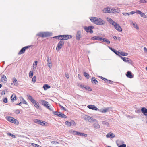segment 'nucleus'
<instances>
[{"mask_svg": "<svg viewBox=\"0 0 147 147\" xmlns=\"http://www.w3.org/2000/svg\"><path fill=\"white\" fill-rule=\"evenodd\" d=\"M89 19L92 22L97 25H102L105 23V21L99 18L91 17L89 18Z\"/></svg>", "mask_w": 147, "mask_h": 147, "instance_id": "f257e3e1", "label": "nucleus"}, {"mask_svg": "<svg viewBox=\"0 0 147 147\" xmlns=\"http://www.w3.org/2000/svg\"><path fill=\"white\" fill-rule=\"evenodd\" d=\"M39 102L45 107H46L49 110H51V109L49 106V102L47 101L42 100H40L39 101Z\"/></svg>", "mask_w": 147, "mask_h": 147, "instance_id": "f03ea898", "label": "nucleus"}, {"mask_svg": "<svg viewBox=\"0 0 147 147\" xmlns=\"http://www.w3.org/2000/svg\"><path fill=\"white\" fill-rule=\"evenodd\" d=\"M7 119L8 121L16 124H18L19 123V122L17 120L11 117H7Z\"/></svg>", "mask_w": 147, "mask_h": 147, "instance_id": "7ed1b4c3", "label": "nucleus"}, {"mask_svg": "<svg viewBox=\"0 0 147 147\" xmlns=\"http://www.w3.org/2000/svg\"><path fill=\"white\" fill-rule=\"evenodd\" d=\"M92 123H93L92 126L94 128L97 129H100V125L96 120L94 119Z\"/></svg>", "mask_w": 147, "mask_h": 147, "instance_id": "20e7f679", "label": "nucleus"}, {"mask_svg": "<svg viewBox=\"0 0 147 147\" xmlns=\"http://www.w3.org/2000/svg\"><path fill=\"white\" fill-rule=\"evenodd\" d=\"M94 28V27L93 26H90L88 27L85 26L84 27V28L86 32H90V33H93V31L92 29Z\"/></svg>", "mask_w": 147, "mask_h": 147, "instance_id": "39448f33", "label": "nucleus"}, {"mask_svg": "<svg viewBox=\"0 0 147 147\" xmlns=\"http://www.w3.org/2000/svg\"><path fill=\"white\" fill-rule=\"evenodd\" d=\"M64 43V41L63 40H60L57 44V46L56 49L57 51H59L61 49L63 46V45Z\"/></svg>", "mask_w": 147, "mask_h": 147, "instance_id": "423d86ee", "label": "nucleus"}, {"mask_svg": "<svg viewBox=\"0 0 147 147\" xmlns=\"http://www.w3.org/2000/svg\"><path fill=\"white\" fill-rule=\"evenodd\" d=\"M61 37L60 40H67L72 37V36L69 35H61Z\"/></svg>", "mask_w": 147, "mask_h": 147, "instance_id": "0eeeda50", "label": "nucleus"}, {"mask_svg": "<svg viewBox=\"0 0 147 147\" xmlns=\"http://www.w3.org/2000/svg\"><path fill=\"white\" fill-rule=\"evenodd\" d=\"M65 124L68 127L75 126L76 125V123L74 120H71L70 122L66 121Z\"/></svg>", "mask_w": 147, "mask_h": 147, "instance_id": "6e6552de", "label": "nucleus"}, {"mask_svg": "<svg viewBox=\"0 0 147 147\" xmlns=\"http://www.w3.org/2000/svg\"><path fill=\"white\" fill-rule=\"evenodd\" d=\"M84 119L86 121L91 123L94 119L92 117L88 115H85L84 117Z\"/></svg>", "mask_w": 147, "mask_h": 147, "instance_id": "1a4fd4ad", "label": "nucleus"}, {"mask_svg": "<svg viewBox=\"0 0 147 147\" xmlns=\"http://www.w3.org/2000/svg\"><path fill=\"white\" fill-rule=\"evenodd\" d=\"M111 13H119L120 11V10L118 8L114 9L113 7H111Z\"/></svg>", "mask_w": 147, "mask_h": 147, "instance_id": "9d476101", "label": "nucleus"}, {"mask_svg": "<svg viewBox=\"0 0 147 147\" xmlns=\"http://www.w3.org/2000/svg\"><path fill=\"white\" fill-rule=\"evenodd\" d=\"M113 26H114L115 28L119 32H122V28L117 23H116Z\"/></svg>", "mask_w": 147, "mask_h": 147, "instance_id": "9b49d317", "label": "nucleus"}, {"mask_svg": "<svg viewBox=\"0 0 147 147\" xmlns=\"http://www.w3.org/2000/svg\"><path fill=\"white\" fill-rule=\"evenodd\" d=\"M106 19L107 21H108L113 26L117 23L110 18L107 17Z\"/></svg>", "mask_w": 147, "mask_h": 147, "instance_id": "f8f14e48", "label": "nucleus"}, {"mask_svg": "<svg viewBox=\"0 0 147 147\" xmlns=\"http://www.w3.org/2000/svg\"><path fill=\"white\" fill-rule=\"evenodd\" d=\"M34 122L43 126L46 123V122H45L43 121L40 120L38 119H36L35 120Z\"/></svg>", "mask_w": 147, "mask_h": 147, "instance_id": "ddd939ff", "label": "nucleus"}, {"mask_svg": "<svg viewBox=\"0 0 147 147\" xmlns=\"http://www.w3.org/2000/svg\"><path fill=\"white\" fill-rule=\"evenodd\" d=\"M30 47V46H25L23 48H22L21 50L18 53V54L20 55L22 54H23L24 53L25 51L28 48H29Z\"/></svg>", "mask_w": 147, "mask_h": 147, "instance_id": "4468645a", "label": "nucleus"}, {"mask_svg": "<svg viewBox=\"0 0 147 147\" xmlns=\"http://www.w3.org/2000/svg\"><path fill=\"white\" fill-rule=\"evenodd\" d=\"M102 11L105 13H111V7H108L104 8L102 9Z\"/></svg>", "mask_w": 147, "mask_h": 147, "instance_id": "2eb2a0df", "label": "nucleus"}, {"mask_svg": "<svg viewBox=\"0 0 147 147\" xmlns=\"http://www.w3.org/2000/svg\"><path fill=\"white\" fill-rule=\"evenodd\" d=\"M87 107L90 109L96 111L97 110H99V109L94 105H88Z\"/></svg>", "mask_w": 147, "mask_h": 147, "instance_id": "dca6fc26", "label": "nucleus"}, {"mask_svg": "<svg viewBox=\"0 0 147 147\" xmlns=\"http://www.w3.org/2000/svg\"><path fill=\"white\" fill-rule=\"evenodd\" d=\"M81 37V32L80 31H77V34L76 35V39L79 40H80Z\"/></svg>", "mask_w": 147, "mask_h": 147, "instance_id": "f3484780", "label": "nucleus"}, {"mask_svg": "<svg viewBox=\"0 0 147 147\" xmlns=\"http://www.w3.org/2000/svg\"><path fill=\"white\" fill-rule=\"evenodd\" d=\"M43 38L50 36L52 35V33L49 32H43Z\"/></svg>", "mask_w": 147, "mask_h": 147, "instance_id": "a211bd4d", "label": "nucleus"}, {"mask_svg": "<svg viewBox=\"0 0 147 147\" xmlns=\"http://www.w3.org/2000/svg\"><path fill=\"white\" fill-rule=\"evenodd\" d=\"M47 58V65L49 68L52 67V65L51 64V59H50L49 57L48 56Z\"/></svg>", "mask_w": 147, "mask_h": 147, "instance_id": "6ab92c4d", "label": "nucleus"}, {"mask_svg": "<svg viewBox=\"0 0 147 147\" xmlns=\"http://www.w3.org/2000/svg\"><path fill=\"white\" fill-rule=\"evenodd\" d=\"M106 137L107 138H113L115 137V135L113 133L109 132L106 135Z\"/></svg>", "mask_w": 147, "mask_h": 147, "instance_id": "aec40b11", "label": "nucleus"}, {"mask_svg": "<svg viewBox=\"0 0 147 147\" xmlns=\"http://www.w3.org/2000/svg\"><path fill=\"white\" fill-rule=\"evenodd\" d=\"M141 111L144 115H147V109L145 107H143L141 109Z\"/></svg>", "mask_w": 147, "mask_h": 147, "instance_id": "412c9836", "label": "nucleus"}, {"mask_svg": "<svg viewBox=\"0 0 147 147\" xmlns=\"http://www.w3.org/2000/svg\"><path fill=\"white\" fill-rule=\"evenodd\" d=\"M109 47L110 49L112 51L114 52L115 54L117 55H119L120 52L110 47Z\"/></svg>", "mask_w": 147, "mask_h": 147, "instance_id": "4be33fe9", "label": "nucleus"}, {"mask_svg": "<svg viewBox=\"0 0 147 147\" xmlns=\"http://www.w3.org/2000/svg\"><path fill=\"white\" fill-rule=\"evenodd\" d=\"M1 81L3 82H6L7 81V79L6 76L4 75H3L1 77Z\"/></svg>", "mask_w": 147, "mask_h": 147, "instance_id": "5701e85b", "label": "nucleus"}, {"mask_svg": "<svg viewBox=\"0 0 147 147\" xmlns=\"http://www.w3.org/2000/svg\"><path fill=\"white\" fill-rule=\"evenodd\" d=\"M126 76L129 78H132L133 77V76L132 75L131 72L130 71H128L126 74Z\"/></svg>", "mask_w": 147, "mask_h": 147, "instance_id": "b1692460", "label": "nucleus"}, {"mask_svg": "<svg viewBox=\"0 0 147 147\" xmlns=\"http://www.w3.org/2000/svg\"><path fill=\"white\" fill-rule=\"evenodd\" d=\"M12 80H13L14 84L16 86H18V85L19 84H18V82L17 79H16V78H15V77L13 78Z\"/></svg>", "mask_w": 147, "mask_h": 147, "instance_id": "393cba45", "label": "nucleus"}, {"mask_svg": "<svg viewBox=\"0 0 147 147\" xmlns=\"http://www.w3.org/2000/svg\"><path fill=\"white\" fill-rule=\"evenodd\" d=\"M109 109V108H104L100 109L99 111L100 112L102 113H106L108 111Z\"/></svg>", "mask_w": 147, "mask_h": 147, "instance_id": "a878e982", "label": "nucleus"}, {"mask_svg": "<svg viewBox=\"0 0 147 147\" xmlns=\"http://www.w3.org/2000/svg\"><path fill=\"white\" fill-rule=\"evenodd\" d=\"M59 114L58 115V116L62 118H66L67 117L64 114L61 113L60 112H59Z\"/></svg>", "mask_w": 147, "mask_h": 147, "instance_id": "bb28decb", "label": "nucleus"}, {"mask_svg": "<svg viewBox=\"0 0 147 147\" xmlns=\"http://www.w3.org/2000/svg\"><path fill=\"white\" fill-rule=\"evenodd\" d=\"M92 83L93 84H97L98 83L97 80L95 79V77H92L91 79Z\"/></svg>", "mask_w": 147, "mask_h": 147, "instance_id": "cd10ccee", "label": "nucleus"}, {"mask_svg": "<svg viewBox=\"0 0 147 147\" xmlns=\"http://www.w3.org/2000/svg\"><path fill=\"white\" fill-rule=\"evenodd\" d=\"M16 96L15 95L12 94L11 97V99L12 102H13L15 100H16Z\"/></svg>", "mask_w": 147, "mask_h": 147, "instance_id": "c85d7f7f", "label": "nucleus"}, {"mask_svg": "<svg viewBox=\"0 0 147 147\" xmlns=\"http://www.w3.org/2000/svg\"><path fill=\"white\" fill-rule=\"evenodd\" d=\"M119 56H121V55L123 56H127L128 55V54L127 53H126L125 52H120L119 53Z\"/></svg>", "mask_w": 147, "mask_h": 147, "instance_id": "c756f323", "label": "nucleus"}, {"mask_svg": "<svg viewBox=\"0 0 147 147\" xmlns=\"http://www.w3.org/2000/svg\"><path fill=\"white\" fill-rule=\"evenodd\" d=\"M50 88V86L47 84H45L43 86V88L44 90H47Z\"/></svg>", "mask_w": 147, "mask_h": 147, "instance_id": "7c9ffc66", "label": "nucleus"}, {"mask_svg": "<svg viewBox=\"0 0 147 147\" xmlns=\"http://www.w3.org/2000/svg\"><path fill=\"white\" fill-rule=\"evenodd\" d=\"M99 37V36H95L92 37L91 38V39L92 40H98Z\"/></svg>", "mask_w": 147, "mask_h": 147, "instance_id": "2f4dec72", "label": "nucleus"}, {"mask_svg": "<svg viewBox=\"0 0 147 147\" xmlns=\"http://www.w3.org/2000/svg\"><path fill=\"white\" fill-rule=\"evenodd\" d=\"M102 123L103 125H105L107 126L108 127L109 125V123L106 121H102Z\"/></svg>", "mask_w": 147, "mask_h": 147, "instance_id": "473e14b6", "label": "nucleus"}, {"mask_svg": "<svg viewBox=\"0 0 147 147\" xmlns=\"http://www.w3.org/2000/svg\"><path fill=\"white\" fill-rule=\"evenodd\" d=\"M34 106L36 107V108L38 109L39 107V103L37 102H36L34 103Z\"/></svg>", "mask_w": 147, "mask_h": 147, "instance_id": "72a5a7b5", "label": "nucleus"}, {"mask_svg": "<svg viewBox=\"0 0 147 147\" xmlns=\"http://www.w3.org/2000/svg\"><path fill=\"white\" fill-rule=\"evenodd\" d=\"M127 62L129 63L131 65H132L133 64V62L132 60L130 59L129 58H128Z\"/></svg>", "mask_w": 147, "mask_h": 147, "instance_id": "f704fd0d", "label": "nucleus"}, {"mask_svg": "<svg viewBox=\"0 0 147 147\" xmlns=\"http://www.w3.org/2000/svg\"><path fill=\"white\" fill-rule=\"evenodd\" d=\"M79 134L78 136H83L84 137H87V135L85 133H83L80 132H79Z\"/></svg>", "mask_w": 147, "mask_h": 147, "instance_id": "c9c22d12", "label": "nucleus"}, {"mask_svg": "<svg viewBox=\"0 0 147 147\" xmlns=\"http://www.w3.org/2000/svg\"><path fill=\"white\" fill-rule=\"evenodd\" d=\"M27 97H28V99L31 102L33 100L34 98L32 97L30 95H27Z\"/></svg>", "mask_w": 147, "mask_h": 147, "instance_id": "e433bc0d", "label": "nucleus"}, {"mask_svg": "<svg viewBox=\"0 0 147 147\" xmlns=\"http://www.w3.org/2000/svg\"><path fill=\"white\" fill-rule=\"evenodd\" d=\"M43 35V32H40L36 34L37 36L43 38V36H42Z\"/></svg>", "mask_w": 147, "mask_h": 147, "instance_id": "4c0bfd02", "label": "nucleus"}, {"mask_svg": "<svg viewBox=\"0 0 147 147\" xmlns=\"http://www.w3.org/2000/svg\"><path fill=\"white\" fill-rule=\"evenodd\" d=\"M121 59L123 60V61L125 62H127V60L128 58H127L125 57H123L122 56H120Z\"/></svg>", "mask_w": 147, "mask_h": 147, "instance_id": "58836bf2", "label": "nucleus"}, {"mask_svg": "<svg viewBox=\"0 0 147 147\" xmlns=\"http://www.w3.org/2000/svg\"><path fill=\"white\" fill-rule=\"evenodd\" d=\"M30 144L31 146H33L34 147H36V146H37V147H39L40 146L39 145L32 143H31Z\"/></svg>", "mask_w": 147, "mask_h": 147, "instance_id": "ea45409f", "label": "nucleus"}, {"mask_svg": "<svg viewBox=\"0 0 147 147\" xmlns=\"http://www.w3.org/2000/svg\"><path fill=\"white\" fill-rule=\"evenodd\" d=\"M133 25L134 27L136 28V29H139L138 27L137 26V24L136 23H133Z\"/></svg>", "mask_w": 147, "mask_h": 147, "instance_id": "a19ab883", "label": "nucleus"}, {"mask_svg": "<svg viewBox=\"0 0 147 147\" xmlns=\"http://www.w3.org/2000/svg\"><path fill=\"white\" fill-rule=\"evenodd\" d=\"M21 111V110L20 109H16L15 110V113L16 114H19Z\"/></svg>", "mask_w": 147, "mask_h": 147, "instance_id": "79ce46f5", "label": "nucleus"}, {"mask_svg": "<svg viewBox=\"0 0 147 147\" xmlns=\"http://www.w3.org/2000/svg\"><path fill=\"white\" fill-rule=\"evenodd\" d=\"M7 134L8 135L11 136L13 138H15L16 137V136L15 135L12 134L11 133H8Z\"/></svg>", "mask_w": 147, "mask_h": 147, "instance_id": "37998d69", "label": "nucleus"}, {"mask_svg": "<svg viewBox=\"0 0 147 147\" xmlns=\"http://www.w3.org/2000/svg\"><path fill=\"white\" fill-rule=\"evenodd\" d=\"M140 15L142 17H144V18H146V16L145 15L144 13H142V12H141V13L140 14Z\"/></svg>", "mask_w": 147, "mask_h": 147, "instance_id": "c03bdc74", "label": "nucleus"}, {"mask_svg": "<svg viewBox=\"0 0 147 147\" xmlns=\"http://www.w3.org/2000/svg\"><path fill=\"white\" fill-rule=\"evenodd\" d=\"M29 76L30 78H32L33 76V72L32 71H30L29 73Z\"/></svg>", "mask_w": 147, "mask_h": 147, "instance_id": "a18cd8bd", "label": "nucleus"}, {"mask_svg": "<svg viewBox=\"0 0 147 147\" xmlns=\"http://www.w3.org/2000/svg\"><path fill=\"white\" fill-rule=\"evenodd\" d=\"M61 35L57 36H55L54 37H53V38H56V39H59L60 40V38H61Z\"/></svg>", "mask_w": 147, "mask_h": 147, "instance_id": "49530a36", "label": "nucleus"}, {"mask_svg": "<svg viewBox=\"0 0 147 147\" xmlns=\"http://www.w3.org/2000/svg\"><path fill=\"white\" fill-rule=\"evenodd\" d=\"M140 2L142 3H147V0H140Z\"/></svg>", "mask_w": 147, "mask_h": 147, "instance_id": "de8ad7c7", "label": "nucleus"}, {"mask_svg": "<svg viewBox=\"0 0 147 147\" xmlns=\"http://www.w3.org/2000/svg\"><path fill=\"white\" fill-rule=\"evenodd\" d=\"M73 134H74V135H79V132H77V131H73Z\"/></svg>", "mask_w": 147, "mask_h": 147, "instance_id": "09e8293b", "label": "nucleus"}, {"mask_svg": "<svg viewBox=\"0 0 147 147\" xmlns=\"http://www.w3.org/2000/svg\"><path fill=\"white\" fill-rule=\"evenodd\" d=\"M84 76L86 78H89V76L88 74L86 73V72H85L84 73Z\"/></svg>", "mask_w": 147, "mask_h": 147, "instance_id": "8fccbe9b", "label": "nucleus"}, {"mask_svg": "<svg viewBox=\"0 0 147 147\" xmlns=\"http://www.w3.org/2000/svg\"><path fill=\"white\" fill-rule=\"evenodd\" d=\"M113 81L109 80H108L107 81H106V83H109L111 84H113Z\"/></svg>", "mask_w": 147, "mask_h": 147, "instance_id": "3c124183", "label": "nucleus"}, {"mask_svg": "<svg viewBox=\"0 0 147 147\" xmlns=\"http://www.w3.org/2000/svg\"><path fill=\"white\" fill-rule=\"evenodd\" d=\"M113 38L115 40H118L119 41H120V38L119 37H117L115 36H114L113 37Z\"/></svg>", "mask_w": 147, "mask_h": 147, "instance_id": "603ef678", "label": "nucleus"}, {"mask_svg": "<svg viewBox=\"0 0 147 147\" xmlns=\"http://www.w3.org/2000/svg\"><path fill=\"white\" fill-rule=\"evenodd\" d=\"M6 92H7V90H5L2 91L1 92V95H4L5 94V93Z\"/></svg>", "mask_w": 147, "mask_h": 147, "instance_id": "864d4df0", "label": "nucleus"}, {"mask_svg": "<svg viewBox=\"0 0 147 147\" xmlns=\"http://www.w3.org/2000/svg\"><path fill=\"white\" fill-rule=\"evenodd\" d=\"M36 81V77L35 76H34L32 79V81L33 82H35Z\"/></svg>", "mask_w": 147, "mask_h": 147, "instance_id": "5fc2aeb1", "label": "nucleus"}, {"mask_svg": "<svg viewBox=\"0 0 147 147\" xmlns=\"http://www.w3.org/2000/svg\"><path fill=\"white\" fill-rule=\"evenodd\" d=\"M122 14L125 16H126L127 15H130L129 13H122Z\"/></svg>", "mask_w": 147, "mask_h": 147, "instance_id": "6e6d98bb", "label": "nucleus"}, {"mask_svg": "<svg viewBox=\"0 0 147 147\" xmlns=\"http://www.w3.org/2000/svg\"><path fill=\"white\" fill-rule=\"evenodd\" d=\"M3 101L5 103H7V98H5L3 99Z\"/></svg>", "mask_w": 147, "mask_h": 147, "instance_id": "4d7b16f0", "label": "nucleus"}, {"mask_svg": "<svg viewBox=\"0 0 147 147\" xmlns=\"http://www.w3.org/2000/svg\"><path fill=\"white\" fill-rule=\"evenodd\" d=\"M53 113L54 115H56L57 116L58 115V114H59V112L57 111L53 112Z\"/></svg>", "mask_w": 147, "mask_h": 147, "instance_id": "13d9d810", "label": "nucleus"}, {"mask_svg": "<svg viewBox=\"0 0 147 147\" xmlns=\"http://www.w3.org/2000/svg\"><path fill=\"white\" fill-rule=\"evenodd\" d=\"M38 62L37 61H35L33 63V66H36L37 65Z\"/></svg>", "mask_w": 147, "mask_h": 147, "instance_id": "bf43d9fd", "label": "nucleus"}, {"mask_svg": "<svg viewBox=\"0 0 147 147\" xmlns=\"http://www.w3.org/2000/svg\"><path fill=\"white\" fill-rule=\"evenodd\" d=\"M60 107L63 110L65 111H66V109L63 106H61V105H60Z\"/></svg>", "mask_w": 147, "mask_h": 147, "instance_id": "052dcab7", "label": "nucleus"}, {"mask_svg": "<svg viewBox=\"0 0 147 147\" xmlns=\"http://www.w3.org/2000/svg\"><path fill=\"white\" fill-rule=\"evenodd\" d=\"M65 76L67 78H69V74H67V73H65Z\"/></svg>", "mask_w": 147, "mask_h": 147, "instance_id": "680f3d73", "label": "nucleus"}, {"mask_svg": "<svg viewBox=\"0 0 147 147\" xmlns=\"http://www.w3.org/2000/svg\"><path fill=\"white\" fill-rule=\"evenodd\" d=\"M22 103L24 104H27L26 101L24 99H22Z\"/></svg>", "mask_w": 147, "mask_h": 147, "instance_id": "e2e57ef3", "label": "nucleus"}, {"mask_svg": "<svg viewBox=\"0 0 147 147\" xmlns=\"http://www.w3.org/2000/svg\"><path fill=\"white\" fill-rule=\"evenodd\" d=\"M136 13L140 15L141 13V11H140V10H136Z\"/></svg>", "mask_w": 147, "mask_h": 147, "instance_id": "0e129e2a", "label": "nucleus"}, {"mask_svg": "<svg viewBox=\"0 0 147 147\" xmlns=\"http://www.w3.org/2000/svg\"><path fill=\"white\" fill-rule=\"evenodd\" d=\"M144 50L145 53H147V48H146L144 47Z\"/></svg>", "mask_w": 147, "mask_h": 147, "instance_id": "69168bd1", "label": "nucleus"}, {"mask_svg": "<svg viewBox=\"0 0 147 147\" xmlns=\"http://www.w3.org/2000/svg\"><path fill=\"white\" fill-rule=\"evenodd\" d=\"M126 145L125 144H123L121 145H120L119 147H126Z\"/></svg>", "mask_w": 147, "mask_h": 147, "instance_id": "338daca9", "label": "nucleus"}, {"mask_svg": "<svg viewBox=\"0 0 147 147\" xmlns=\"http://www.w3.org/2000/svg\"><path fill=\"white\" fill-rule=\"evenodd\" d=\"M136 12L135 11H132L130 12H129V14L130 15V14H135V13H136Z\"/></svg>", "mask_w": 147, "mask_h": 147, "instance_id": "774afa93", "label": "nucleus"}]
</instances>
